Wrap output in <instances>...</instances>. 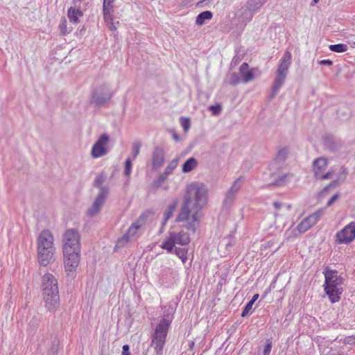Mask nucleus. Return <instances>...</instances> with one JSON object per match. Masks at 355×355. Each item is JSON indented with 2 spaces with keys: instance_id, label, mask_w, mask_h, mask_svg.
<instances>
[{
  "instance_id": "f257e3e1",
  "label": "nucleus",
  "mask_w": 355,
  "mask_h": 355,
  "mask_svg": "<svg viewBox=\"0 0 355 355\" xmlns=\"http://www.w3.org/2000/svg\"><path fill=\"white\" fill-rule=\"evenodd\" d=\"M207 201V189L199 182H193L187 187L184 202L176 221L184 222V226L189 230L195 232L200 221L197 216L199 209Z\"/></svg>"
},
{
  "instance_id": "f03ea898",
  "label": "nucleus",
  "mask_w": 355,
  "mask_h": 355,
  "mask_svg": "<svg viewBox=\"0 0 355 355\" xmlns=\"http://www.w3.org/2000/svg\"><path fill=\"white\" fill-rule=\"evenodd\" d=\"M37 243L39 263L46 266L53 261L55 251L53 234L49 230H42L37 239Z\"/></svg>"
},
{
  "instance_id": "7ed1b4c3",
  "label": "nucleus",
  "mask_w": 355,
  "mask_h": 355,
  "mask_svg": "<svg viewBox=\"0 0 355 355\" xmlns=\"http://www.w3.org/2000/svg\"><path fill=\"white\" fill-rule=\"evenodd\" d=\"M43 298L46 309L54 312L60 304L57 279L50 273L45 274L42 277Z\"/></svg>"
},
{
  "instance_id": "20e7f679",
  "label": "nucleus",
  "mask_w": 355,
  "mask_h": 355,
  "mask_svg": "<svg viewBox=\"0 0 355 355\" xmlns=\"http://www.w3.org/2000/svg\"><path fill=\"white\" fill-rule=\"evenodd\" d=\"M174 309L171 305L162 307V318L157 324V355L162 351L169 327L173 318Z\"/></svg>"
},
{
  "instance_id": "39448f33",
  "label": "nucleus",
  "mask_w": 355,
  "mask_h": 355,
  "mask_svg": "<svg viewBox=\"0 0 355 355\" xmlns=\"http://www.w3.org/2000/svg\"><path fill=\"white\" fill-rule=\"evenodd\" d=\"M292 55L290 51H286L283 57L280 60V63L278 66L277 75L274 80V84L272 88L270 98H272L277 94L279 89L284 85L286 77L288 72L289 67L291 64Z\"/></svg>"
},
{
  "instance_id": "423d86ee",
  "label": "nucleus",
  "mask_w": 355,
  "mask_h": 355,
  "mask_svg": "<svg viewBox=\"0 0 355 355\" xmlns=\"http://www.w3.org/2000/svg\"><path fill=\"white\" fill-rule=\"evenodd\" d=\"M153 217L154 216L152 211H146L141 214L139 218L130 225L127 232L118 240L116 246L123 247L125 245L130 239L135 237L139 228L147 221L153 220Z\"/></svg>"
},
{
  "instance_id": "0eeeda50",
  "label": "nucleus",
  "mask_w": 355,
  "mask_h": 355,
  "mask_svg": "<svg viewBox=\"0 0 355 355\" xmlns=\"http://www.w3.org/2000/svg\"><path fill=\"white\" fill-rule=\"evenodd\" d=\"M80 252V236L76 229L66 230L62 238V252Z\"/></svg>"
},
{
  "instance_id": "6e6552de",
  "label": "nucleus",
  "mask_w": 355,
  "mask_h": 355,
  "mask_svg": "<svg viewBox=\"0 0 355 355\" xmlns=\"http://www.w3.org/2000/svg\"><path fill=\"white\" fill-rule=\"evenodd\" d=\"M113 94V92L108 85H101L93 91L91 103L94 104L96 106H104L109 103Z\"/></svg>"
},
{
  "instance_id": "1a4fd4ad",
  "label": "nucleus",
  "mask_w": 355,
  "mask_h": 355,
  "mask_svg": "<svg viewBox=\"0 0 355 355\" xmlns=\"http://www.w3.org/2000/svg\"><path fill=\"white\" fill-rule=\"evenodd\" d=\"M324 275V288H343V278L338 275L335 270H331L329 267L324 268L323 271Z\"/></svg>"
},
{
  "instance_id": "9d476101",
  "label": "nucleus",
  "mask_w": 355,
  "mask_h": 355,
  "mask_svg": "<svg viewBox=\"0 0 355 355\" xmlns=\"http://www.w3.org/2000/svg\"><path fill=\"white\" fill-rule=\"evenodd\" d=\"M355 239V222H351L336 234L338 243H349Z\"/></svg>"
},
{
  "instance_id": "9b49d317",
  "label": "nucleus",
  "mask_w": 355,
  "mask_h": 355,
  "mask_svg": "<svg viewBox=\"0 0 355 355\" xmlns=\"http://www.w3.org/2000/svg\"><path fill=\"white\" fill-rule=\"evenodd\" d=\"M109 141V136L107 134H102L92 148V156L94 158H98L105 155L107 153V146Z\"/></svg>"
},
{
  "instance_id": "f8f14e48",
  "label": "nucleus",
  "mask_w": 355,
  "mask_h": 355,
  "mask_svg": "<svg viewBox=\"0 0 355 355\" xmlns=\"http://www.w3.org/2000/svg\"><path fill=\"white\" fill-rule=\"evenodd\" d=\"M322 211L319 209L314 213L304 218L297 226V231L300 233H304L311 229L320 218Z\"/></svg>"
},
{
  "instance_id": "ddd939ff",
  "label": "nucleus",
  "mask_w": 355,
  "mask_h": 355,
  "mask_svg": "<svg viewBox=\"0 0 355 355\" xmlns=\"http://www.w3.org/2000/svg\"><path fill=\"white\" fill-rule=\"evenodd\" d=\"M66 272H71L76 270L80 262V252H62Z\"/></svg>"
},
{
  "instance_id": "4468645a",
  "label": "nucleus",
  "mask_w": 355,
  "mask_h": 355,
  "mask_svg": "<svg viewBox=\"0 0 355 355\" xmlns=\"http://www.w3.org/2000/svg\"><path fill=\"white\" fill-rule=\"evenodd\" d=\"M267 0H248L246 3L247 11L243 13L242 19L244 21H250L254 13L257 12Z\"/></svg>"
},
{
  "instance_id": "2eb2a0df",
  "label": "nucleus",
  "mask_w": 355,
  "mask_h": 355,
  "mask_svg": "<svg viewBox=\"0 0 355 355\" xmlns=\"http://www.w3.org/2000/svg\"><path fill=\"white\" fill-rule=\"evenodd\" d=\"M106 189H103L101 193H98L92 206L87 209V214L90 217L97 215L101 210L106 198Z\"/></svg>"
},
{
  "instance_id": "dca6fc26",
  "label": "nucleus",
  "mask_w": 355,
  "mask_h": 355,
  "mask_svg": "<svg viewBox=\"0 0 355 355\" xmlns=\"http://www.w3.org/2000/svg\"><path fill=\"white\" fill-rule=\"evenodd\" d=\"M243 184V177L240 176L236 180L234 181L230 189L227 191L225 198L224 199L225 205H230L234 200L236 193L241 188Z\"/></svg>"
},
{
  "instance_id": "f3484780",
  "label": "nucleus",
  "mask_w": 355,
  "mask_h": 355,
  "mask_svg": "<svg viewBox=\"0 0 355 355\" xmlns=\"http://www.w3.org/2000/svg\"><path fill=\"white\" fill-rule=\"evenodd\" d=\"M323 142L324 146L332 152L339 150L342 146L341 141L331 135H325L323 137Z\"/></svg>"
},
{
  "instance_id": "a211bd4d",
  "label": "nucleus",
  "mask_w": 355,
  "mask_h": 355,
  "mask_svg": "<svg viewBox=\"0 0 355 355\" xmlns=\"http://www.w3.org/2000/svg\"><path fill=\"white\" fill-rule=\"evenodd\" d=\"M239 74L242 77V81L245 83L252 81L254 78L253 70L250 69L249 65L246 62H243L240 66Z\"/></svg>"
},
{
  "instance_id": "6ab92c4d",
  "label": "nucleus",
  "mask_w": 355,
  "mask_h": 355,
  "mask_svg": "<svg viewBox=\"0 0 355 355\" xmlns=\"http://www.w3.org/2000/svg\"><path fill=\"white\" fill-rule=\"evenodd\" d=\"M171 239L174 241L175 244H180L181 245H186L190 242L189 234L185 232H180L179 233L172 232L170 233Z\"/></svg>"
},
{
  "instance_id": "aec40b11",
  "label": "nucleus",
  "mask_w": 355,
  "mask_h": 355,
  "mask_svg": "<svg viewBox=\"0 0 355 355\" xmlns=\"http://www.w3.org/2000/svg\"><path fill=\"white\" fill-rule=\"evenodd\" d=\"M315 176L318 178L327 166V161L324 157H319L313 161V164Z\"/></svg>"
},
{
  "instance_id": "412c9836",
  "label": "nucleus",
  "mask_w": 355,
  "mask_h": 355,
  "mask_svg": "<svg viewBox=\"0 0 355 355\" xmlns=\"http://www.w3.org/2000/svg\"><path fill=\"white\" fill-rule=\"evenodd\" d=\"M324 290L332 303L337 302L340 300V295L343 291V288H330L329 287L324 288Z\"/></svg>"
},
{
  "instance_id": "4be33fe9",
  "label": "nucleus",
  "mask_w": 355,
  "mask_h": 355,
  "mask_svg": "<svg viewBox=\"0 0 355 355\" xmlns=\"http://www.w3.org/2000/svg\"><path fill=\"white\" fill-rule=\"evenodd\" d=\"M236 243V240L233 234H230L224 237L218 244L219 248H225L227 252H230Z\"/></svg>"
},
{
  "instance_id": "5701e85b",
  "label": "nucleus",
  "mask_w": 355,
  "mask_h": 355,
  "mask_svg": "<svg viewBox=\"0 0 355 355\" xmlns=\"http://www.w3.org/2000/svg\"><path fill=\"white\" fill-rule=\"evenodd\" d=\"M347 170L345 168L342 167L341 168V172L340 173L338 177L336 180L332 181L331 183H329L327 187H324V190H328L330 188H335L340 185L342 183H343L346 179L347 177Z\"/></svg>"
},
{
  "instance_id": "b1692460",
  "label": "nucleus",
  "mask_w": 355,
  "mask_h": 355,
  "mask_svg": "<svg viewBox=\"0 0 355 355\" xmlns=\"http://www.w3.org/2000/svg\"><path fill=\"white\" fill-rule=\"evenodd\" d=\"M106 180V175L103 173H101L97 175L94 182V186L99 189V193L102 192V189H106V196L109 193V188L107 186H103V184Z\"/></svg>"
},
{
  "instance_id": "393cba45",
  "label": "nucleus",
  "mask_w": 355,
  "mask_h": 355,
  "mask_svg": "<svg viewBox=\"0 0 355 355\" xmlns=\"http://www.w3.org/2000/svg\"><path fill=\"white\" fill-rule=\"evenodd\" d=\"M83 12L79 8L71 7L68 10V17L72 23H78L79 21L78 17L83 16Z\"/></svg>"
},
{
  "instance_id": "a878e982",
  "label": "nucleus",
  "mask_w": 355,
  "mask_h": 355,
  "mask_svg": "<svg viewBox=\"0 0 355 355\" xmlns=\"http://www.w3.org/2000/svg\"><path fill=\"white\" fill-rule=\"evenodd\" d=\"M213 17V13L211 11L206 10L198 15L196 19V24L198 26H202L205 21L210 20Z\"/></svg>"
},
{
  "instance_id": "bb28decb",
  "label": "nucleus",
  "mask_w": 355,
  "mask_h": 355,
  "mask_svg": "<svg viewBox=\"0 0 355 355\" xmlns=\"http://www.w3.org/2000/svg\"><path fill=\"white\" fill-rule=\"evenodd\" d=\"M198 164L197 159L194 157L189 158L182 165V171L185 173L191 172Z\"/></svg>"
},
{
  "instance_id": "cd10ccee",
  "label": "nucleus",
  "mask_w": 355,
  "mask_h": 355,
  "mask_svg": "<svg viewBox=\"0 0 355 355\" xmlns=\"http://www.w3.org/2000/svg\"><path fill=\"white\" fill-rule=\"evenodd\" d=\"M288 148L287 147H284L281 148L276 156L275 162H278L279 164H282L284 162L286 159L288 155Z\"/></svg>"
},
{
  "instance_id": "c85d7f7f",
  "label": "nucleus",
  "mask_w": 355,
  "mask_h": 355,
  "mask_svg": "<svg viewBox=\"0 0 355 355\" xmlns=\"http://www.w3.org/2000/svg\"><path fill=\"white\" fill-rule=\"evenodd\" d=\"M177 205L178 200H175L172 204L168 205L164 214V223H165L172 216L173 212L174 211Z\"/></svg>"
},
{
  "instance_id": "c756f323",
  "label": "nucleus",
  "mask_w": 355,
  "mask_h": 355,
  "mask_svg": "<svg viewBox=\"0 0 355 355\" xmlns=\"http://www.w3.org/2000/svg\"><path fill=\"white\" fill-rule=\"evenodd\" d=\"M115 0H103V15L105 19H107V15L111 13V10L112 9V3Z\"/></svg>"
},
{
  "instance_id": "7c9ffc66",
  "label": "nucleus",
  "mask_w": 355,
  "mask_h": 355,
  "mask_svg": "<svg viewBox=\"0 0 355 355\" xmlns=\"http://www.w3.org/2000/svg\"><path fill=\"white\" fill-rule=\"evenodd\" d=\"M329 49L334 52L343 53L347 50L348 46L345 44H331Z\"/></svg>"
},
{
  "instance_id": "2f4dec72",
  "label": "nucleus",
  "mask_w": 355,
  "mask_h": 355,
  "mask_svg": "<svg viewBox=\"0 0 355 355\" xmlns=\"http://www.w3.org/2000/svg\"><path fill=\"white\" fill-rule=\"evenodd\" d=\"M175 245L174 241L171 239V237L169 235L166 241L161 245V248L166 250L168 252H172Z\"/></svg>"
},
{
  "instance_id": "473e14b6",
  "label": "nucleus",
  "mask_w": 355,
  "mask_h": 355,
  "mask_svg": "<svg viewBox=\"0 0 355 355\" xmlns=\"http://www.w3.org/2000/svg\"><path fill=\"white\" fill-rule=\"evenodd\" d=\"M175 254L184 262L187 259V250L183 248H175Z\"/></svg>"
},
{
  "instance_id": "72a5a7b5",
  "label": "nucleus",
  "mask_w": 355,
  "mask_h": 355,
  "mask_svg": "<svg viewBox=\"0 0 355 355\" xmlns=\"http://www.w3.org/2000/svg\"><path fill=\"white\" fill-rule=\"evenodd\" d=\"M172 173L166 168L164 172L159 175L157 178V187L163 183Z\"/></svg>"
},
{
  "instance_id": "f704fd0d",
  "label": "nucleus",
  "mask_w": 355,
  "mask_h": 355,
  "mask_svg": "<svg viewBox=\"0 0 355 355\" xmlns=\"http://www.w3.org/2000/svg\"><path fill=\"white\" fill-rule=\"evenodd\" d=\"M141 144L140 141H136L133 142L132 146V159H135L139 153Z\"/></svg>"
},
{
  "instance_id": "c9c22d12",
  "label": "nucleus",
  "mask_w": 355,
  "mask_h": 355,
  "mask_svg": "<svg viewBox=\"0 0 355 355\" xmlns=\"http://www.w3.org/2000/svg\"><path fill=\"white\" fill-rule=\"evenodd\" d=\"M132 160L130 157L127 158L125 162V170H124V175L127 177L130 176L131 171H132Z\"/></svg>"
},
{
  "instance_id": "e433bc0d",
  "label": "nucleus",
  "mask_w": 355,
  "mask_h": 355,
  "mask_svg": "<svg viewBox=\"0 0 355 355\" xmlns=\"http://www.w3.org/2000/svg\"><path fill=\"white\" fill-rule=\"evenodd\" d=\"M156 160H157V167L158 166H160L162 165L164 162V153H163V150L162 149H158L157 148V158H156Z\"/></svg>"
},
{
  "instance_id": "4c0bfd02",
  "label": "nucleus",
  "mask_w": 355,
  "mask_h": 355,
  "mask_svg": "<svg viewBox=\"0 0 355 355\" xmlns=\"http://www.w3.org/2000/svg\"><path fill=\"white\" fill-rule=\"evenodd\" d=\"M181 125L182 126L184 131L187 132L191 126L190 119L189 118L181 117L180 118Z\"/></svg>"
},
{
  "instance_id": "58836bf2",
  "label": "nucleus",
  "mask_w": 355,
  "mask_h": 355,
  "mask_svg": "<svg viewBox=\"0 0 355 355\" xmlns=\"http://www.w3.org/2000/svg\"><path fill=\"white\" fill-rule=\"evenodd\" d=\"M253 304H254V303H252V302H250V301H249L246 304V305L245 306V307L241 313L242 317H243V318L246 317L250 314V312L251 309H252Z\"/></svg>"
},
{
  "instance_id": "ea45409f",
  "label": "nucleus",
  "mask_w": 355,
  "mask_h": 355,
  "mask_svg": "<svg viewBox=\"0 0 355 355\" xmlns=\"http://www.w3.org/2000/svg\"><path fill=\"white\" fill-rule=\"evenodd\" d=\"M289 175L288 174L284 175L279 178L275 182L272 183L275 186H282L288 179Z\"/></svg>"
},
{
  "instance_id": "a19ab883",
  "label": "nucleus",
  "mask_w": 355,
  "mask_h": 355,
  "mask_svg": "<svg viewBox=\"0 0 355 355\" xmlns=\"http://www.w3.org/2000/svg\"><path fill=\"white\" fill-rule=\"evenodd\" d=\"M241 82V78L237 73H233L230 76V84L232 85H236Z\"/></svg>"
},
{
  "instance_id": "79ce46f5",
  "label": "nucleus",
  "mask_w": 355,
  "mask_h": 355,
  "mask_svg": "<svg viewBox=\"0 0 355 355\" xmlns=\"http://www.w3.org/2000/svg\"><path fill=\"white\" fill-rule=\"evenodd\" d=\"M272 343L270 340H266V343L264 347L263 354V355H270L271 349H272Z\"/></svg>"
},
{
  "instance_id": "37998d69",
  "label": "nucleus",
  "mask_w": 355,
  "mask_h": 355,
  "mask_svg": "<svg viewBox=\"0 0 355 355\" xmlns=\"http://www.w3.org/2000/svg\"><path fill=\"white\" fill-rule=\"evenodd\" d=\"M178 158L173 159L166 166L168 171H170L171 173L178 166Z\"/></svg>"
},
{
  "instance_id": "c03bdc74",
  "label": "nucleus",
  "mask_w": 355,
  "mask_h": 355,
  "mask_svg": "<svg viewBox=\"0 0 355 355\" xmlns=\"http://www.w3.org/2000/svg\"><path fill=\"white\" fill-rule=\"evenodd\" d=\"M209 110L212 112L213 114L218 115L222 110L220 104L213 105L209 107Z\"/></svg>"
},
{
  "instance_id": "a18cd8bd",
  "label": "nucleus",
  "mask_w": 355,
  "mask_h": 355,
  "mask_svg": "<svg viewBox=\"0 0 355 355\" xmlns=\"http://www.w3.org/2000/svg\"><path fill=\"white\" fill-rule=\"evenodd\" d=\"M58 345H59L58 340L55 339L52 343V346H51V349H49V352L53 354H55L58 351Z\"/></svg>"
},
{
  "instance_id": "49530a36",
  "label": "nucleus",
  "mask_w": 355,
  "mask_h": 355,
  "mask_svg": "<svg viewBox=\"0 0 355 355\" xmlns=\"http://www.w3.org/2000/svg\"><path fill=\"white\" fill-rule=\"evenodd\" d=\"M105 19L107 21V26L111 31H115L116 29V27L114 24L112 19L110 17V14L107 15V19L105 18Z\"/></svg>"
},
{
  "instance_id": "de8ad7c7",
  "label": "nucleus",
  "mask_w": 355,
  "mask_h": 355,
  "mask_svg": "<svg viewBox=\"0 0 355 355\" xmlns=\"http://www.w3.org/2000/svg\"><path fill=\"white\" fill-rule=\"evenodd\" d=\"M331 177H332V172L329 171V172H327L325 174H323V173H321L320 175L317 179H319V180H327V179L331 178Z\"/></svg>"
},
{
  "instance_id": "09e8293b",
  "label": "nucleus",
  "mask_w": 355,
  "mask_h": 355,
  "mask_svg": "<svg viewBox=\"0 0 355 355\" xmlns=\"http://www.w3.org/2000/svg\"><path fill=\"white\" fill-rule=\"evenodd\" d=\"M339 197L338 193L334 195L327 202V207H330Z\"/></svg>"
},
{
  "instance_id": "8fccbe9b",
  "label": "nucleus",
  "mask_w": 355,
  "mask_h": 355,
  "mask_svg": "<svg viewBox=\"0 0 355 355\" xmlns=\"http://www.w3.org/2000/svg\"><path fill=\"white\" fill-rule=\"evenodd\" d=\"M319 64L321 65H327L331 66L333 64V62L331 60H322L319 62Z\"/></svg>"
},
{
  "instance_id": "3c124183",
  "label": "nucleus",
  "mask_w": 355,
  "mask_h": 355,
  "mask_svg": "<svg viewBox=\"0 0 355 355\" xmlns=\"http://www.w3.org/2000/svg\"><path fill=\"white\" fill-rule=\"evenodd\" d=\"M129 349V346L128 345H124L123 346L122 355H130Z\"/></svg>"
},
{
  "instance_id": "603ef678",
  "label": "nucleus",
  "mask_w": 355,
  "mask_h": 355,
  "mask_svg": "<svg viewBox=\"0 0 355 355\" xmlns=\"http://www.w3.org/2000/svg\"><path fill=\"white\" fill-rule=\"evenodd\" d=\"M172 137H173V139L175 141H178L180 140V136L178 135V134L175 132V131H173V133H172Z\"/></svg>"
},
{
  "instance_id": "864d4df0",
  "label": "nucleus",
  "mask_w": 355,
  "mask_h": 355,
  "mask_svg": "<svg viewBox=\"0 0 355 355\" xmlns=\"http://www.w3.org/2000/svg\"><path fill=\"white\" fill-rule=\"evenodd\" d=\"M273 206L276 209H279L282 207V203L280 202L276 201L273 202Z\"/></svg>"
},
{
  "instance_id": "5fc2aeb1",
  "label": "nucleus",
  "mask_w": 355,
  "mask_h": 355,
  "mask_svg": "<svg viewBox=\"0 0 355 355\" xmlns=\"http://www.w3.org/2000/svg\"><path fill=\"white\" fill-rule=\"evenodd\" d=\"M152 166L155 167V151L152 154Z\"/></svg>"
},
{
  "instance_id": "6e6d98bb",
  "label": "nucleus",
  "mask_w": 355,
  "mask_h": 355,
  "mask_svg": "<svg viewBox=\"0 0 355 355\" xmlns=\"http://www.w3.org/2000/svg\"><path fill=\"white\" fill-rule=\"evenodd\" d=\"M259 294H254L252 297V298L250 300V302H252V303H254L255 301L258 299L259 297Z\"/></svg>"
},
{
  "instance_id": "4d7b16f0",
  "label": "nucleus",
  "mask_w": 355,
  "mask_h": 355,
  "mask_svg": "<svg viewBox=\"0 0 355 355\" xmlns=\"http://www.w3.org/2000/svg\"><path fill=\"white\" fill-rule=\"evenodd\" d=\"M151 338H152V343H153L155 340V331L153 334H152Z\"/></svg>"
},
{
  "instance_id": "13d9d810",
  "label": "nucleus",
  "mask_w": 355,
  "mask_h": 355,
  "mask_svg": "<svg viewBox=\"0 0 355 355\" xmlns=\"http://www.w3.org/2000/svg\"><path fill=\"white\" fill-rule=\"evenodd\" d=\"M209 1L210 0H203V1H200V2H199L198 4L204 3H207L208 2H209Z\"/></svg>"
},
{
  "instance_id": "bf43d9fd",
  "label": "nucleus",
  "mask_w": 355,
  "mask_h": 355,
  "mask_svg": "<svg viewBox=\"0 0 355 355\" xmlns=\"http://www.w3.org/2000/svg\"><path fill=\"white\" fill-rule=\"evenodd\" d=\"M319 1V0H313L311 5H314L315 3H317Z\"/></svg>"
},
{
  "instance_id": "052dcab7",
  "label": "nucleus",
  "mask_w": 355,
  "mask_h": 355,
  "mask_svg": "<svg viewBox=\"0 0 355 355\" xmlns=\"http://www.w3.org/2000/svg\"><path fill=\"white\" fill-rule=\"evenodd\" d=\"M80 1H81V0H73V3H75V4L76 3H78V2H80Z\"/></svg>"
}]
</instances>
